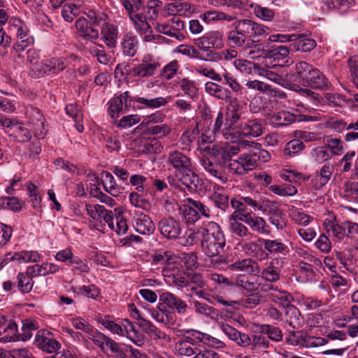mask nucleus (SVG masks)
Wrapping results in <instances>:
<instances>
[{
  "label": "nucleus",
  "instance_id": "603ef678",
  "mask_svg": "<svg viewBox=\"0 0 358 358\" xmlns=\"http://www.w3.org/2000/svg\"><path fill=\"white\" fill-rule=\"evenodd\" d=\"M268 220L277 229H282L287 225V220L282 211L278 208L271 209L268 213Z\"/></svg>",
  "mask_w": 358,
  "mask_h": 358
},
{
  "label": "nucleus",
  "instance_id": "338daca9",
  "mask_svg": "<svg viewBox=\"0 0 358 358\" xmlns=\"http://www.w3.org/2000/svg\"><path fill=\"white\" fill-rule=\"evenodd\" d=\"M87 50L93 57H96L99 63L106 64L109 62L110 57L103 50V45L94 43L90 45Z\"/></svg>",
  "mask_w": 358,
  "mask_h": 358
},
{
  "label": "nucleus",
  "instance_id": "79ce46f5",
  "mask_svg": "<svg viewBox=\"0 0 358 358\" xmlns=\"http://www.w3.org/2000/svg\"><path fill=\"white\" fill-rule=\"evenodd\" d=\"M103 189L112 196L117 197L122 193L121 189L117 185L113 175L108 171H103L101 173Z\"/></svg>",
  "mask_w": 358,
  "mask_h": 358
},
{
  "label": "nucleus",
  "instance_id": "72a5a7b5",
  "mask_svg": "<svg viewBox=\"0 0 358 358\" xmlns=\"http://www.w3.org/2000/svg\"><path fill=\"white\" fill-rule=\"evenodd\" d=\"M138 41L137 36L131 32L126 33L121 41V48L124 55L134 57L137 52Z\"/></svg>",
  "mask_w": 358,
  "mask_h": 358
},
{
  "label": "nucleus",
  "instance_id": "39448f33",
  "mask_svg": "<svg viewBox=\"0 0 358 358\" xmlns=\"http://www.w3.org/2000/svg\"><path fill=\"white\" fill-rule=\"evenodd\" d=\"M10 29L15 33L16 41L13 45L15 52L24 51L34 42V37L30 34L27 24L19 18H13L9 21Z\"/></svg>",
  "mask_w": 358,
  "mask_h": 358
},
{
  "label": "nucleus",
  "instance_id": "20e7f679",
  "mask_svg": "<svg viewBox=\"0 0 358 358\" xmlns=\"http://www.w3.org/2000/svg\"><path fill=\"white\" fill-rule=\"evenodd\" d=\"M88 338L98 346L103 353L110 350L116 358H129L123 350L121 343L115 341L99 331L91 329L88 333Z\"/></svg>",
  "mask_w": 358,
  "mask_h": 358
},
{
  "label": "nucleus",
  "instance_id": "8fccbe9b",
  "mask_svg": "<svg viewBox=\"0 0 358 358\" xmlns=\"http://www.w3.org/2000/svg\"><path fill=\"white\" fill-rule=\"evenodd\" d=\"M211 199L216 207L224 211L229 207V197L225 194L224 189L222 187H217L212 194Z\"/></svg>",
  "mask_w": 358,
  "mask_h": 358
},
{
  "label": "nucleus",
  "instance_id": "4d7b16f0",
  "mask_svg": "<svg viewBox=\"0 0 358 358\" xmlns=\"http://www.w3.org/2000/svg\"><path fill=\"white\" fill-rule=\"evenodd\" d=\"M268 189L273 193L283 197L292 196L297 193L296 187L290 184L271 185Z\"/></svg>",
  "mask_w": 358,
  "mask_h": 358
},
{
  "label": "nucleus",
  "instance_id": "37998d69",
  "mask_svg": "<svg viewBox=\"0 0 358 358\" xmlns=\"http://www.w3.org/2000/svg\"><path fill=\"white\" fill-rule=\"evenodd\" d=\"M331 158V154L325 145L315 147L310 152V160L316 164L328 163Z\"/></svg>",
  "mask_w": 358,
  "mask_h": 358
},
{
  "label": "nucleus",
  "instance_id": "cd10ccee",
  "mask_svg": "<svg viewBox=\"0 0 358 358\" xmlns=\"http://www.w3.org/2000/svg\"><path fill=\"white\" fill-rule=\"evenodd\" d=\"M200 349L196 343H193V338L186 336L183 340L178 341L175 344V352L179 357L196 356Z\"/></svg>",
  "mask_w": 358,
  "mask_h": 358
},
{
  "label": "nucleus",
  "instance_id": "49530a36",
  "mask_svg": "<svg viewBox=\"0 0 358 358\" xmlns=\"http://www.w3.org/2000/svg\"><path fill=\"white\" fill-rule=\"evenodd\" d=\"M205 90L208 94L219 99L227 100L231 97V92L228 89L213 82H207Z\"/></svg>",
  "mask_w": 358,
  "mask_h": 358
},
{
  "label": "nucleus",
  "instance_id": "4468645a",
  "mask_svg": "<svg viewBox=\"0 0 358 358\" xmlns=\"http://www.w3.org/2000/svg\"><path fill=\"white\" fill-rule=\"evenodd\" d=\"M185 27L184 22L178 17L174 16L169 24H158L156 29L162 34L169 36L181 41L185 36L181 32Z\"/></svg>",
  "mask_w": 358,
  "mask_h": 358
},
{
  "label": "nucleus",
  "instance_id": "dca6fc26",
  "mask_svg": "<svg viewBox=\"0 0 358 358\" xmlns=\"http://www.w3.org/2000/svg\"><path fill=\"white\" fill-rule=\"evenodd\" d=\"M67 61L64 57H52L41 62L38 76H43L45 74H57L65 69L67 66Z\"/></svg>",
  "mask_w": 358,
  "mask_h": 358
},
{
  "label": "nucleus",
  "instance_id": "423d86ee",
  "mask_svg": "<svg viewBox=\"0 0 358 358\" xmlns=\"http://www.w3.org/2000/svg\"><path fill=\"white\" fill-rule=\"evenodd\" d=\"M286 341L291 345L307 348L322 346L327 343L324 338L309 336L301 331H290Z\"/></svg>",
  "mask_w": 358,
  "mask_h": 358
},
{
  "label": "nucleus",
  "instance_id": "0eeeda50",
  "mask_svg": "<svg viewBox=\"0 0 358 358\" xmlns=\"http://www.w3.org/2000/svg\"><path fill=\"white\" fill-rule=\"evenodd\" d=\"M160 66L161 64L156 58L147 55L143 57L140 64L129 71V73L135 77L148 78L154 76Z\"/></svg>",
  "mask_w": 358,
  "mask_h": 358
},
{
  "label": "nucleus",
  "instance_id": "680f3d73",
  "mask_svg": "<svg viewBox=\"0 0 358 358\" xmlns=\"http://www.w3.org/2000/svg\"><path fill=\"white\" fill-rule=\"evenodd\" d=\"M1 339L5 342H14L18 339L17 327L15 322L10 321L3 331H0Z\"/></svg>",
  "mask_w": 358,
  "mask_h": 358
},
{
  "label": "nucleus",
  "instance_id": "a211bd4d",
  "mask_svg": "<svg viewBox=\"0 0 358 358\" xmlns=\"http://www.w3.org/2000/svg\"><path fill=\"white\" fill-rule=\"evenodd\" d=\"M264 287V290L268 292L267 296L272 302L283 308L291 305L293 298L289 292L273 285H266Z\"/></svg>",
  "mask_w": 358,
  "mask_h": 358
},
{
  "label": "nucleus",
  "instance_id": "de8ad7c7",
  "mask_svg": "<svg viewBox=\"0 0 358 358\" xmlns=\"http://www.w3.org/2000/svg\"><path fill=\"white\" fill-rule=\"evenodd\" d=\"M298 115L289 111L282 110L275 113L271 116V122L277 126H286L294 122Z\"/></svg>",
  "mask_w": 358,
  "mask_h": 358
},
{
  "label": "nucleus",
  "instance_id": "ea45409f",
  "mask_svg": "<svg viewBox=\"0 0 358 358\" xmlns=\"http://www.w3.org/2000/svg\"><path fill=\"white\" fill-rule=\"evenodd\" d=\"M244 222L248 224L250 228L258 234H268L267 230L268 225L266 221L260 217H252L249 213H243Z\"/></svg>",
  "mask_w": 358,
  "mask_h": 358
},
{
  "label": "nucleus",
  "instance_id": "f704fd0d",
  "mask_svg": "<svg viewBox=\"0 0 358 358\" xmlns=\"http://www.w3.org/2000/svg\"><path fill=\"white\" fill-rule=\"evenodd\" d=\"M179 180L190 192H197L200 189L201 180L199 176L191 170V168L182 171Z\"/></svg>",
  "mask_w": 358,
  "mask_h": 358
},
{
  "label": "nucleus",
  "instance_id": "a878e982",
  "mask_svg": "<svg viewBox=\"0 0 358 358\" xmlns=\"http://www.w3.org/2000/svg\"><path fill=\"white\" fill-rule=\"evenodd\" d=\"M167 164L178 171L189 169L192 166L191 159L178 150L170 151L168 155Z\"/></svg>",
  "mask_w": 358,
  "mask_h": 358
},
{
  "label": "nucleus",
  "instance_id": "a19ab883",
  "mask_svg": "<svg viewBox=\"0 0 358 358\" xmlns=\"http://www.w3.org/2000/svg\"><path fill=\"white\" fill-rule=\"evenodd\" d=\"M101 36L103 42L109 48H113L116 46L118 37V31L116 26L108 22L101 28Z\"/></svg>",
  "mask_w": 358,
  "mask_h": 358
},
{
  "label": "nucleus",
  "instance_id": "bf43d9fd",
  "mask_svg": "<svg viewBox=\"0 0 358 358\" xmlns=\"http://www.w3.org/2000/svg\"><path fill=\"white\" fill-rule=\"evenodd\" d=\"M141 327L145 333H146L152 339H163L166 338V334L156 327L150 321L143 320Z\"/></svg>",
  "mask_w": 358,
  "mask_h": 358
},
{
  "label": "nucleus",
  "instance_id": "473e14b6",
  "mask_svg": "<svg viewBox=\"0 0 358 358\" xmlns=\"http://www.w3.org/2000/svg\"><path fill=\"white\" fill-rule=\"evenodd\" d=\"M238 131L245 136L258 137L263 132L262 121L257 119L248 120L238 127Z\"/></svg>",
  "mask_w": 358,
  "mask_h": 358
},
{
  "label": "nucleus",
  "instance_id": "6e6552de",
  "mask_svg": "<svg viewBox=\"0 0 358 358\" xmlns=\"http://www.w3.org/2000/svg\"><path fill=\"white\" fill-rule=\"evenodd\" d=\"M157 227L165 238L171 241L176 240L182 231L181 222L173 217L161 219L157 224Z\"/></svg>",
  "mask_w": 358,
  "mask_h": 358
},
{
  "label": "nucleus",
  "instance_id": "ddd939ff",
  "mask_svg": "<svg viewBox=\"0 0 358 358\" xmlns=\"http://www.w3.org/2000/svg\"><path fill=\"white\" fill-rule=\"evenodd\" d=\"M243 222V214L234 212L229 218V231L232 236L241 238V241H249L252 234Z\"/></svg>",
  "mask_w": 358,
  "mask_h": 358
},
{
  "label": "nucleus",
  "instance_id": "13d9d810",
  "mask_svg": "<svg viewBox=\"0 0 358 358\" xmlns=\"http://www.w3.org/2000/svg\"><path fill=\"white\" fill-rule=\"evenodd\" d=\"M235 284L249 292H255L259 287L255 278L252 276L240 275L236 279Z\"/></svg>",
  "mask_w": 358,
  "mask_h": 358
},
{
  "label": "nucleus",
  "instance_id": "2eb2a0df",
  "mask_svg": "<svg viewBox=\"0 0 358 358\" xmlns=\"http://www.w3.org/2000/svg\"><path fill=\"white\" fill-rule=\"evenodd\" d=\"M159 301L166 305V308L171 309L179 315L185 314L188 309V306L185 301L169 292L162 293L159 295Z\"/></svg>",
  "mask_w": 358,
  "mask_h": 358
},
{
  "label": "nucleus",
  "instance_id": "09e8293b",
  "mask_svg": "<svg viewBox=\"0 0 358 358\" xmlns=\"http://www.w3.org/2000/svg\"><path fill=\"white\" fill-rule=\"evenodd\" d=\"M227 118L230 121L231 124H235L241 117L243 113V105L237 99H234L231 101L227 108Z\"/></svg>",
  "mask_w": 358,
  "mask_h": 358
},
{
  "label": "nucleus",
  "instance_id": "4c0bfd02",
  "mask_svg": "<svg viewBox=\"0 0 358 358\" xmlns=\"http://www.w3.org/2000/svg\"><path fill=\"white\" fill-rule=\"evenodd\" d=\"M296 38L290 44L289 48L296 51L310 52L316 47L314 39L306 37L303 34H295Z\"/></svg>",
  "mask_w": 358,
  "mask_h": 358
},
{
  "label": "nucleus",
  "instance_id": "f03ea898",
  "mask_svg": "<svg viewBox=\"0 0 358 358\" xmlns=\"http://www.w3.org/2000/svg\"><path fill=\"white\" fill-rule=\"evenodd\" d=\"M234 29L227 34V41L234 47H243L248 40L268 34L269 28L250 19H241L232 24Z\"/></svg>",
  "mask_w": 358,
  "mask_h": 358
},
{
  "label": "nucleus",
  "instance_id": "9b49d317",
  "mask_svg": "<svg viewBox=\"0 0 358 358\" xmlns=\"http://www.w3.org/2000/svg\"><path fill=\"white\" fill-rule=\"evenodd\" d=\"M34 344L38 349L52 353L61 347L60 343L52 338V334L47 330L42 329L37 332L35 336Z\"/></svg>",
  "mask_w": 358,
  "mask_h": 358
},
{
  "label": "nucleus",
  "instance_id": "f8f14e48",
  "mask_svg": "<svg viewBox=\"0 0 358 358\" xmlns=\"http://www.w3.org/2000/svg\"><path fill=\"white\" fill-rule=\"evenodd\" d=\"M257 166V161L246 154L241 155L237 159L230 161L227 168L231 173L245 175Z\"/></svg>",
  "mask_w": 358,
  "mask_h": 358
},
{
  "label": "nucleus",
  "instance_id": "864d4df0",
  "mask_svg": "<svg viewBox=\"0 0 358 358\" xmlns=\"http://www.w3.org/2000/svg\"><path fill=\"white\" fill-rule=\"evenodd\" d=\"M164 3L160 0H149L143 8V11L150 20H155L157 17L160 11L163 10Z\"/></svg>",
  "mask_w": 358,
  "mask_h": 358
},
{
  "label": "nucleus",
  "instance_id": "c03bdc74",
  "mask_svg": "<svg viewBox=\"0 0 358 358\" xmlns=\"http://www.w3.org/2000/svg\"><path fill=\"white\" fill-rule=\"evenodd\" d=\"M315 69V66L306 62H297L295 64V71L299 78V83L305 85Z\"/></svg>",
  "mask_w": 358,
  "mask_h": 358
},
{
  "label": "nucleus",
  "instance_id": "f3484780",
  "mask_svg": "<svg viewBox=\"0 0 358 358\" xmlns=\"http://www.w3.org/2000/svg\"><path fill=\"white\" fill-rule=\"evenodd\" d=\"M259 238L255 241H241L238 245L242 249L245 255L252 257L259 261H263L268 259V255L265 251L263 243Z\"/></svg>",
  "mask_w": 358,
  "mask_h": 358
},
{
  "label": "nucleus",
  "instance_id": "2f4dec72",
  "mask_svg": "<svg viewBox=\"0 0 358 358\" xmlns=\"http://www.w3.org/2000/svg\"><path fill=\"white\" fill-rule=\"evenodd\" d=\"M305 85L321 90H329L331 87L328 78L317 68L315 69Z\"/></svg>",
  "mask_w": 358,
  "mask_h": 358
},
{
  "label": "nucleus",
  "instance_id": "69168bd1",
  "mask_svg": "<svg viewBox=\"0 0 358 358\" xmlns=\"http://www.w3.org/2000/svg\"><path fill=\"white\" fill-rule=\"evenodd\" d=\"M150 313L152 317L158 322L168 324L172 320V314L166 307L161 308L159 306L158 309H150Z\"/></svg>",
  "mask_w": 358,
  "mask_h": 358
},
{
  "label": "nucleus",
  "instance_id": "58836bf2",
  "mask_svg": "<svg viewBox=\"0 0 358 358\" xmlns=\"http://www.w3.org/2000/svg\"><path fill=\"white\" fill-rule=\"evenodd\" d=\"M195 45L199 50L203 51L206 55V62H217L222 59V55L219 52L211 50L206 34L196 39Z\"/></svg>",
  "mask_w": 358,
  "mask_h": 358
},
{
  "label": "nucleus",
  "instance_id": "c756f323",
  "mask_svg": "<svg viewBox=\"0 0 358 358\" xmlns=\"http://www.w3.org/2000/svg\"><path fill=\"white\" fill-rule=\"evenodd\" d=\"M133 224L136 231L141 234L149 235L155 230V225L149 215L142 213L135 215Z\"/></svg>",
  "mask_w": 358,
  "mask_h": 358
},
{
  "label": "nucleus",
  "instance_id": "5701e85b",
  "mask_svg": "<svg viewBox=\"0 0 358 358\" xmlns=\"http://www.w3.org/2000/svg\"><path fill=\"white\" fill-rule=\"evenodd\" d=\"M260 38L248 40V42L243 46V54L250 59H256L261 57H265L266 52L268 50L266 48L268 43H259Z\"/></svg>",
  "mask_w": 358,
  "mask_h": 358
},
{
  "label": "nucleus",
  "instance_id": "052dcab7",
  "mask_svg": "<svg viewBox=\"0 0 358 358\" xmlns=\"http://www.w3.org/2000/svg\"><path fill=\"white\" fill-rule=\"evenodd\" d=\"M260 334L267 335V338L278 342L282 340V333L280 328L271 324H261L259 328Z\"/></svg>",
  "mask_w": 358,
  "mask_h": 358
},
{
  "label": "nucleus",
  "instance_id": "c9c22d12",
  "mask_svg": "<svg viewBox=\"0 0 358 358\" xmlns=\"http://www.w3.org/2000/svg\"><path fill=\"white\" fill-rule=\"evenodd\" d=\"M201 163L205 171L220 182L224 183L227 181V177L223 173L222 167L217 162L214 164L208 158L203 157Z\"/></svg>",
  "mask_w": 358,
  "mask_h": 358
},
{
  "label": "nucleus",
  "instance_id": "a18cd8bd",
  "mask_svg": "<svg viewBox=\"0 0 358 358\" xmlns=\"http://www.w3.org/2000/svg\"><path fill=\"white\" fill-rule=\"evenodd\" d=\"M192 207L188 202H185L179 208V214L183 222L187 225H192L200 219V216Z\"/></svg>",
  "mask_w": 358,
  "mask_h": 358
},
{
  "label": "nucleus",
  "instance_id": "4be33fe9",
  "mask_svg": "<svg viewBox=\"0 0 358 358\" xmlns=\"http://www.w3.org/2000/svg\"><path fill=\"white\" fill-rule=\"evenodd\" d=\"M147 16L142 13H136L130 15V19L134 24L136 30L143 36V41L150 42L155 39L152 34L151 26L146 20Z\"/></svg>",
  "mask_w": 358,
  "mask_h": 358
},
{
  "label": "nucleus",
  "instance_id": "774afa93",
  "mask_svg": "<svg viewBox=\"0 0 358 358\" xmlns=\"http://www.w3.org/2000/svg\"><path fill=\"white\" fill-rule=\"evenodd\" d=\"M211 48L221 49L224 47V34L220 31H211L206 34Z\"/></svg>",
  "mask_w": 358,
  "mask_h": 358
},
{
  "label": "nucleus",
  "instance_id": "e2e57ef3",
  "mask_svg": "<svg viewBox=\"0 0 358 358\" xmlns=\"http://www.w3.org/2000/svg\"><path fill=\"white\" fill-rule=\"evenodd\" d=\"M132 102H136L142 104L147 108H155L164 106L167 103V101L164 97H157L155 99H147L144 97L135 96L131 98Z\"/></svg>",
  "mask_w": 358,
  "mask_h": 358
},
{
  "label": "nucleus",
  "instance_id": "9d476101",
  "mask_svg": "<svg viewBox=\"0 0 358 358\" xmlns=\"http://www.w3.org/2000/svg\"><path fill=\"white\" fill-rule=\"evenodd\" d=\"M284 258L275 257L266 263L259 273L266 281L274 282L280 279L281 271L284 266Z\"/></svg>",
  "mask_w": 358,
  "mask_h": 358
},
{
  "label": "nucleus",
  "instance_id": "0e129e2a",
  "mask_svg": "<svg viewBox=\"0 0 358 358\" xmlns=\"http://www.w3.org/2000/svg\"><path fill=\"white\" fill-rule=\"evenodd\" d=\"M201 19L207 23L213 21L226 20L230 22L234 19V17L226 13L217 10H208L201 15Z\"/></svg>",
  "mask_w": 358,
  "mask_h": 358
},
{
  "label": "nucleus",
  "instance_id": "bb28decb",
  "mask_svg": "<svg viewBox=\"0 0 358 358\" xmlns=\"http://www.w3.org/2000/svg\"><path fill=\"white\" fill-rule=\"evenodd\" d=\"M334 167L329 163L324 164L319 171H316L311 180L313 187L319 189L326 185L333 175Z\"/></svg>",
  "mask_w": 358,
  "mask_h": 358
},
{
  "label": "nucleus",
  "instance_id": "6ab92c4d",
  "mask_svg": "<svg viewBox=\"0 0 358 358\" xmlns=\"http://www.w3.org/2000/svg\"><path fill=\"white\" fill-rule=\"evenodd\" d=\"M6 133L19 143H26L31 138V131L25 124L11 119Z\"/></svg>",
  "mask_w": 358,
  "mask_h": 358
},
{
  "label": "nucleus",
  "instance_id": "aec40b11",
  "mask_svg": "<svg viewBox=\"0 0 358 358\" xmlns=\"http://www.w3.org/2000/svg\"><path fill=\"white\" fill-rule=\"evenodd\" d=\"M187 290L194 293L198 296L209 300L208 294L206 292L207 285L206 280L199 273H188V284L187 285Z\"/></svg>",
  "mask_w": 358,
  "mask_h": 358
},
{
  "label": "nucleus",
  "instance_id": "b1692460",
  "mask_svg": "<svg viewBox=\"0 0 358 358\" xmlns=\"http://www.w3.org/2000/svg\"><path fill=\"white\" fill-rule=\"evenodd\" d=\"M231 271L240 272V275L257 274L260 273L261 267L259 264L252 258H246L237 261L229 265Z\"/></svg>",
  "mask_w": 358,
  "mask_h": 358
},
{
  "label": "nucleus",
  "instance_id": "412c9836",
  "mask_svg": "<svg viewBox=\"0 0 358 358\" xmlns=\"http://www.w3.org/2000/svg\"><path fill=\"white\" fill-rule=\"evenodd\" d=\"M132 103V99L128 92L121 94L120 96H115L110 102L108 113L112 118L115 119L119 117L121 112H126Z\"/></svg>",
  "mask_w": 358,
  "mask_h": 358
},
{
  "label": "nucleus",
  "instance_id": "7c9ffc66",
  "mask_svg": "<svg viewBox=\"0 0 358 358\" xmlns=\"http://www.w3.org/2000/svg\"><path fill=\"white\" fill-rule=\"evenodd\" d=\"M152 264L162 266L167 269L176 262L177 257L171 251L165 250H156L151 257Z\"/></svg>",
  "mask_w": 358,
  "mask_h": 358
},
{
  "label": "nucleus",
  "instance_id": "1a4fd4ad",
  "mask_svg": "<svg viewBox=\"0 0 358 358\" xmlns=\"http://www.w3.org/2000/svg\"><path fill=\"white\" fill-rule=\"evenodd\" d=\"M29 119V125L34 132V135L38 138H43L46 134L44 124V117L40 110L34 106H28L25 113Z\"/></svg>",
  "mask_w": 358,
  "mask_h": 358
},
{
  "label": "nucleus",
  "instance_id": "5fc2aeb1",
  "mask_svg": "<svg viewBox=\"0 0 358 358\" xmlns=\"http://www.w3.org/2000/svg\"><path fill=\"white\" fill-rule=\"evenodd\" d=\"M289 47L286 45L273 46L271 50H268L266 52L264 59H273L274 60L280 61L287 58L289 55Z\"/></svg>",
  "mask_w": 358,
  "mask_h": 358
},
{
  "label": "nucleus",
  "instance_id": "393cba45",
  "mask_svg": "<svg viewBox=\"0 0 358 358\" xmlns=\"http://www.w3.org/2000/svg\"><path fill=\"white\" fill-rule=\"evenodd\" d=\"M75 25L79 36L82 37L84 40L93 41L99 38V30L90 23L86 18H78Z\"/></svg>",
  "mask_w": 358,
  "mask_h": 358
},
{
  "label": "nucleus",
  "instance_id": "7ed1b4c3",
  "mask_svg": "<svg viewBox=\"0 0 358 358\" xmlns=\"http://www.w3.org/2000/svg\"><path fill=\"white\" fill-rule=\"evenodd\" d=\"M220 329L230 340L240 347L247 348L251 345L253 350H263L268 349L270 346L268 339L263 334H254L251 338L248 334L238 331L227 324H222Z\"/></svg>",
  "mask_w": 358,
  "mask_h": 358
},
{
  "label": "nucleus",
  "instance_id": "6e6d98bb",
  "mask_svg": "<svg viewBox=\"0 0 358 358\" xmlns=\"http://www.w3.org/2000/svg\"><path fill=\"white\" fill-rule=\"evenodd\" d=\"M33 278L31 274L28 273L27 270L26 273H19L17 276L19 290L22 293L30 292L34 286Z\"/></svg>",
  "mask_w": 358,
  "mask_h": 358
},
{
  "label": "nucleus",
  "instance_id": "c85d7f7f",
  "mask_svg": "<svg viewBox=\"0 0 358 358\" xmlns=\"http://www.w3.org/2000/svg\"><path fill=\"white\" fill-rule=\"evenodd\" d=\"M121 329H122V335L121 336L127 337L138 347H142L145 344L143 335L136 330L135 325L130 320L127 319L122 320Z\"/></svg>",
  "mask_w": 358,
  "mask_h": 358
},
{
  "label": "nucleus",
  "instance_id": "3c124183",
  "mask_svg": "<svg viewBox=\"0 0 358 358\" xmlns=\"http://www.w3.org/2000/svg\"><path fill=\"white\" fill-rule=\"evenodd\" d=\"M249 6L253 8L255 15L262 21L271 22L275 17V12L272 9L254 3H250Z\"/></svg>",
  "mask_w": 358,
  "mask_h": 358
},
{
  "label": "nucleus",
  "instance_id": "f257e3e1",
  "mask_svg": "<svg viewBox=\"0 0 358 358\" xmlns=\"http://www.w3.org/2000/svg\"><path fill=\"white\" fill-rule=\"evenodd\" d=\"M225 245L226 239L221 227L215 222H208L203 229L201 248L215 267L224 260L221 253L224 252Z\"/></svg>",
  "mask_w": 358,
  "mask_h": 358
},
{
  "label": "nucleus",
  "instance_id": "e433bc0d",
  "mask_svg": "<svg viewBox=\"0 0 358 358\" xmlns=\"http://www.w3.org/2000/svg\"><path fill=\"white\" fill-rule=\"evenodd\" d=\"M260 241L263 243L265 251L268 254L285 255L289 252L287 245L279 239L260 238Z\"/></svg>",
  "mask_w": 358,
  "mask_h": 358
}]
</instances>
